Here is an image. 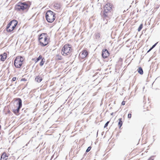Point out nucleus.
I'll return each instance as SVG.
<instances>
[{"label": "nucleus", "instance_id": "15", "mask_svg": "<svg viewBox=\"0 0 160 160\" xmlns=\"http://www.w3.org/2000/svg\"><path fill=\"white\" fill-rule=\"evenodd\" d=\"M119 122L118 123V125L119 127V128H120L122 126V118H120L119 119Z\"/></svg>", "mask_w": 160, "mask_h": 160}, {"label": "nucleus", "instance_id": "7", "mask_svg": "<svg viewBox=\"0 0 160 160\" xmlns=\"http://www.w3.org/2000/svg\"><path fill=\"white\" fill-rule=\"evenodd\" d=\"M104 11L103 14L104 17H107L108 15V13L112 9V6L110 3H107L104 6Z\"/></svg>", "mask_w": 160, "mask_h": 160}, {"label": "nucleus", "instance_id": "20", "mask_svg": "<svg viewBox=\"0 0 160 160\" xmlns=\"http://www.w3.org/2000/svg\"><path fill=\"white\" fill-rule=\"evenodd\" d=\"M158 43V42H157V43H155L154 45H153L152 46V47L150 48V49L148 51V52L150 51H151L152 48H153Z\"/></svg>", "mask_w": 160, "mask_h": 160}, {"label": "nucleus", "instance_id": "12", "mask_svg": "<svg viewBox=\"0 0 160 160\" xmlns=\"http://www.w3.org/2000/svg\"><path fill=\"white\" fill-rule=\"evenodd\" d=\"M6 153L5 152H3L1 158V160H6L8 158V156L6 155Z\"/></svg>", "mask_w": 160, "mask_h": 160}, {"label": "nucleus", "instance_id": "11", "mask_svg": "<svg viewBox=\"0 0 160 160\" xmlns=\"http://www.w3.org/2000/svg\"><path fill=\"white\" fill-rule=\"evenodd\" d=\"M7 57V54L6 53H4L0 56V59L2 61H4L6 58Z\"/></svg>", "mask_w": 160, "mask_h": 160}, {"label": "nucleus", "instance_id": "2", "mask_svg": "<svg viewBox=\"0 0 160 160\" xmlns=\"http://www.w3.org/2000/svg\"><path fill=\"white\" fill-rule=\"evenodd\" d=\"M39 41L42 46H45L48 43L47 34L44 33L41 34L39 37Z\"/></svg>", "mask_w": 160, "mask_h": 160}, {"label": "nucleus", "instance_id": "9", "mask_svg": "<svg viewBox=\"0 0 160 160\" xmlns=\"http://www.w3.org/2000/svg\"><path fill=\"white\" fill-rule=\"evenodd\" d=\"M109 55V53L106 49H104L102 51V56L103 58H106Z\"/></svg>", "mask_w": 160, "mask_h": 160}, {"label": "nucleus", "instance_id": "25", "mask_svg": "<svg viewBox=\"0 0 160 160\" xmlns=\"http://www.w3.org/2000/svg\"><path fill=\"white\" fill-rule=\"evenodd\" d=\"M131 116H132V115H131V114H130V113L128 114V118H131Z\"/></svg>", "mask_w": 160, "mask_h": 160}, {"label": "nucleus", "instance_id": "3", "mask_svg": "<svg viewBox=\"0 0 160 160\" xmlns=\"http://www.w3.org/2000/svg\"><path fill=\"white\" fill-rule=\"evenodd\" d=\"M55 14L51 10L48 11L46 14V18L48 22H52L55 19Z\"/></svg>", "mask_w": 160, "mask_h": 160}, {"label": "nucleus", "instance_id": "24", "mask_svg": "<svg viewBox=\"0 0 160 160\" xmlns=\"http://www.w3.org/2000/svg\"><path fill=\"white\" fill-rule=\"evenodd\" d=\"M109 121H108V122H107L106 123V124H105V125H104V128H105L106 127H107L108 126V123H109Z\"/></svg>", "mask_w": 160, "mask_h": 160}, {"label": "nucleus", "instance_id": "26", "mask_svg": "<svg viewBox=\"0 0 160 160\" xmlns=\"http://www.w3.org/2000/svg\"><path fill=\"white\" fill-rule=\"evenodd\" d=\"M17 78L16 77H13L12 79V80L13 81H15L16 80Z\"/></svg>", "mask_w": 160, "mask_h": 160}, {"label": "nucleus", "instance_id": "31", "mask_svg": "<svg viewBox=\"0 0 160 160\" xmlns=\"http://www.w3.org/2000/svg\"><path fill=\"white\" fill-rule=\"evenodd\" d=\"M153 160V159H152V160Z\"/></svg>", "mask_w": 160, "mask_h": 160}, {"label": "nucleus", "instance_id": "30", "mask_svg": "<svg viewBox=\"0 0 160 160\" xmlns=\"http://www.w3.org/2000/svg\"><path fill=\"white\" fill-rule=\"evenodd\" d=\"M28 143H27V144H26V146H27V145H28Z\"/></svg>", "mask_w": 160, "mask_h": 160}, {"label": "nucleus", "instance_id": "18", "mask_svg": "<svg viewBox=\"0 0 160 160\" xmlns=\"http://www.w3.org/2000/svg\"><path fill=\"white\" fill-rule=\"evenodd\" d=\"M45 62V61L43 60V59H42L40 63V65L41 66L43 65Z\"/></svg>", "mask_w": 160, "mask_h": 160}, {"label": "nucleus", "instance_id": "28", "mask_svg": "<svg viewBox=\"0 0 160 160\" xmlns=\"http://www.w3.org/2000/svg\"><path fill=\"white\" fill-rule=\"evenodd\" d=\"M113 112H112V113H111V115H113Z\"/></svg>", "mask_w": 160, "mask_h": 160}, {"label": "nucleus", "instance_id": "29", "mask_svg": "<svg viewBox=\"0 0 160 160\" xmlns=\"http://www.w3.org/2000/svg\"><path fill=\"white\" fill-rule=\"evenodd\" d=\"M151 158H150L148 159V160H151Z\"/></svg>", "mask_w": 160, "mask_h": 160}, {"label": "nucleus", "instance_id": "6", "mask_svg": "<svg viewBox=\"0 0 160 160\" xmlns=\"http://www.w3.org/2000/svg\"><path fill=\"white\" fill-rule=\"evenodd\" d=\"M28 5L25 2H19L16 5L15 8L16 10L19 11H22L26 9Z\"/></svg>", "mask_w": 160, "mask_h": 160}, {"label": "nucleus", "instance_id": "23", "mask_svg": "<svg viewBox=\"0 0 160 160\" xmlns=\"http://www.w3.org/2000/svg\"><path fill=\"white\" fill-rule=\"evenodd\" d=\"M91 147H89L86 150V152H89L91 150Z\"/></svg>", "mask_w": 160, "mask_h": 160}, {"label": "nucleus", "instance_id": "27", "mask_svg": "<svg viewBox=\"0 0 160 160\" xmlns=\"http://www.w3.org/2000/svg\"><path fill=\"white\" fill-rule=\"evenodd\" d=\"M125 101H123L122 102V104L123 105H124L125 104Z\"/></svg>", "mask_w": 160, "mask_h": 160}, {"label": "nucleus", "instance_id": "4", "mask_svg": "<svg viewBox=\"0 0 160 160\" xmlns=\"http://www.w3.org/2000/svg\"><path fill=\"white\" fill-rule=\"evenodd\" d=\"M18 22L15 20H12L8 24L6 28L8 32H11L13 31L17 25Z\"/></svg>", "mask_w": 160, "mask_h": 160}, {"label": "nucleus", "instance_id": "17", "mask_svg": "<svg viewBox=\"0 0 160 160\" xmlns=\"http://www.w3.org/2000/svg\"><path fill=\"white\" fill-rule=\"evenodd\" d=\"M101 35L100 33H97L96 34V38L97 39L99 38L100 37Z\"/></svg>", "mask_w": 160, "mask_h": 160}, {"label": "nucleus", "instance_id": "16", "mask_svg": "<svg viewBox=\"0 0 160 160\" xmlns=\"http://www.w3.org/2000/svg\"><path fill=\"white\" fill-rule=\"evenodd\" d=\"M54 6H55V7L56 9H58L60 8V6L59 4L58 3L55 4L54 5Z\"/></svg>", "mask_w": 160, "mask_h": 160}, {"label": "nucleus", "instance_id": "13", "mask_svg": "<svg viewBox=\"0 0 160 160\" xmlns=\"http://www.w3.org/2000/svg\"><path fill=\"white\" fill-rule=\"evenodd\" d=\"M35 80L38 82H40L42 81V79L40 76H38L36 77Z\"/></svg>", "mask_w": 160, "mask_h": 160}, {"label": "nucleus", "instance_id": "5", "mask_svg": "<svg viewBox=\"0 0 160 160\" xmlns=\"http://www.w3.org/2000/svg\"><path fill=\"white\" fill-rule=\"evenodd\" d=\"M24 58L21 56H18L15 59L14 62V65L17 68H20L22 65Z\"/></svg>", "mask_w": 160, "mask_h": 160}, {"label": "nucleus", "instance_id": "22", "mask_svg": "<svg viewBox=\"0 0 160 160\" xmlns=\"http://www.w3.org/2000/svg\"><path fill=\"white\" fill-rule=\"evenodd\" d=\"M58 60H61L62 59V57L59 55H57L56 56Z\"/></svg>", "mask_w": 160, "mask_h": 160}, {"label": "nucleus", "instance_id": "10", "mask_svg": "<svg viewBox=\"0 0 160 160\" xmlns=\"http://www.w3.org/2000/svg\"><path fill=\"white\" fill-rule=\"evenodd\" d=\"M88 55V52L86 50H84L81 52L79 54V56L82 58H85Z\"/></svg>", "mask_w": 160, "mask_h": 160}, {"label": "nucleus", "instance_id": "1", "mask_svg": "<svg viewBox=\"0 0 160 160\" xmlns=\"http://www.w3.org/2000/svg\"><path fill=\"white\" fill-rule=\"evenodd\" d=\"M72 49L71 45L66 44L64 45L62 48L61 53L62 55L64 56L71 55Z\"/></svg>", "mask_w": 160, "mask_h": 160}, {"label": "nucleus", "instance_id": "19", "mask_svg": "<svg viewBox=\"0 0 160 160\" xmlns=\"http://www.w3.org/2000/svg\"><path fill=\"white\" fill-rule=\"evenodd\" d=\"M142 28V24H141L138 28V31L139 32L141 31Z\"/></svg>", "mask_w": 160, "mask_h": 160}, {"label": "nucleus", "instance_id": "14", "mask_svg": "<svg viewBox=\"0 0 160 160\" xmlns=\"http://www.w3.org/2000/svg\"><path fill=\"white\" fill-rule=\"evenodd\" d=\"M138 72L140 74H143V71L142 70V68L141 67H140L138 68Z\"/></svg>", "mask_w": 160, "mask_h": 160}, {"label": "nucleus", "instance_id": "8", "mask_svg": "<svg viewBox=\"0 0 160 160\" xmlns=\"http://www.w3.org/2000/svg\"><path fill=\"white\" fill-rule=\"evenodd\" d=\"M18 107L16 109L13 110V112L16 114L19 112V110L22 106V101L21 99L20 98H18Z\"/></svg>", "mask_w": 160, "mask_h": 160}, {"label": "nucleus", "instance_id": "21", "mask_svg": "<svg viewBox=\"0 0 160 160\" xmlns=\"http://www.w3.org/2000/svg\"><path fill=\"white\" fill-rule=\"evenodd\" d=\"M42 58V56L41 55H40L39 57L37 58V61L36 62V63L40 60Z\"/></svg>", "mask_w": 160, "mask_h": 160}]
</instances>
